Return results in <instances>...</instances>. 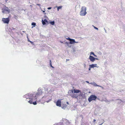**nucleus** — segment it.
Masks as SVG:
<instances>
[{
  "label": "nucleus",
  "instance_id": "a211bd4d",
  "mask_svg": "<svg viewBox=\"0 0 125 125\" xmlns=\"http://www.w3.org/2000/svg\"><path fill=\"white\" fill-rule=\"evenodd\" d=\"M89 66H90V68H93L95 67L94 66V64H92L90 65Z\"/></svg>",
  "mask_w": 125,
  "mask_h": 125
},
{
  "label": "nucleus",
  "instance_id": "a878e982",
  "mask_svg": "<svg viewBox=\"0 0 125 125\" xmlns=\"http://www.w3.org/2000/svg\"><path fill=\"white\" fill-rule=\"evenodd\" d=\"M71 39L70 38H69V37H68V38H66V39H67V40H68L69 41H70V40H71Z\"/></svg>",
  "mask_w": 125,
  "mask_h": 125
},
{
  "label": "nucleus",
  "instance_id": "4468645a",
  "mask_svg": "<svg viewBox=\"0 0 125 125\" xmlns=\"http://www.w3.org/2000/svg\"><path fill=\"white\" fill-rule=\"evenodd\" d=\"M116 100H119V101L118 102V103L119 104H121V103L122 102H125L124 101H122V100H121V99H116Z\"/></svg>",
  "mask_w": 125,
  "mask_h": 125
},
{
  "label": "nucleus",
  "instance_id": "8fccbe9b",
  "mask_svg": "<svg viewBox=\"0 0 125 125\" xmlns=\"http://www.w3.org/2000/svg\"><path fill=\"white\" fill-rule=\"evenodd\" d=\"M55 125L54 124V125Z\"/></svg>",
  "mask_w": 125,
  "mask_h": 125
},
{
  "label": "nucleus",
  "instance_id": "9d476101",
  "mask_svg": "<svg viewBox=\"0 0 125 125\" xmlns=\"http://www.w3.org/2000/svg\"><path fill=\"white\" fill-rule=\"evenodd\" d=\"M90 84H91L94 86H99L101 87H102V86H99L97 85L96 83H95L94 82H91V83H90Z\"/></svg>",
  "mask_w": 125,
  "mask_h": 125
},
{
  "label": "nucleus",
  "instance_id": "ea45409f",
  "mask_svg": "<svg viewBox=\"0 0 125 125\" xmlns=\"http://www.w3.org/2000/svg\"><path fill=\"white\" fill-rule=\"evenodd\" d=\"M96 121V120L95 119H94L93 121L94 122H95Z\"/></svg>",
  "mask_w": 125,
  "mask_h": 125
},
{
  "label": "nucleus",
  "instance_id": "6ab92c4d",
  "mask_svg": "<svg viewBox=\"0 0 125 125\" xmlns=\"http://www.w3.org/2000/svg\"><path fill=\"white\" fill-rule=\"evenodd\" d=\"M62 7L61 6H60L58 7H57V10L58 11H59V10L61 9L62 8Z\"/></svg>",
  "mask_w": 125,
  "mask_h": 125
},
{
  "label": "nucleus",
  "instance_id": "58836bf2",
  "mask_svg": "<svg viewBox=\"0 0 125 125\" xmlns=\"http://www.w3.org/2000/svg\"><path fill=\"white\" fill-rule=\"evenodd\" d=\"M37 5H38L39 6H40V4H37Z\"/></svg>",
  "mask_w": 125,
  "mask_h": 125
},
{
  "label": "nucleus",
  "instance_id": "f03ea898",
  "mask_svg": "<svg viewBox=\"0 0 125 125\" xmlns=\"http://www.w3.org/2000/svg\"><path fill=\"white\" fill-rule=\"evenodd\" d=\"M86 8L83 6H82L81 9V11L80 13V15L81 16H84L87 13L86 12Z\"/></svg>",
  "mask_w": 125,
  "mask_h": 125
},
{
  "label": "nucleus",
  "instance_id": "bb28decb",
  "mask_svg": "<svg viewBox=\"0 0 125 125\" xmlns=\"http://www.w3.org/2000/svg\"><path fill=\"white\" fill-rule=\"evenodd\" d=\"M50 65L53 68V66H52V64H51V60H50Z\"/></svg>",
  "mask_w": 125,
  "mask_h": 125
},
{
  "label": "nucleus",
  "instance_id": "c9c22d12",
  "mask_svg": "<svg viewBox=\"0 0 125 125\" xmlns=\"http://www.w3.org/2000/svg\"><path fill=\"white\" fill-rule=\"evenodd\" d=\"M104 31H105V32L106 33V32H106V30L105 29V28H104Z\"/></svg>",
  "mask_w": 125,
  "mask_h": 125
},
{
  "label": "nucleus",
  "instance_id": "5701e85b",
  "mask_svg": "<svg viewBox=\"0 0 125 125\" xmlns=\"http://www.w3.org/2000/svg\"><path fill=\"white\" fill-rule=\"evenodd\" d=\"M65 44L67 45V46L68 45H69V44H70V43H69V42H66L65 43Z\"/></svg>",
  "mask_w": 125,
  "mask_h": 125
},
{
  "label": "nucleus",
  "instance_id": "dca6fc26",
  "mask_svg": "<svg viewBox=\"0 0 125 125\" xmlns=\"http://www.w3.org/2000/svg\"><path fill=\"white\" fill-rule=\"evenodd\" d=\"M50 23L52 25H54L55 24V22L54 21H51L50 22Z\"/></svg>",
  "mask_w": 125,
  "mask_h": 125
},
{
  "label": "nucleus",
  "instance_id": "412c9836",
  "mask_svg": "<svg viewBox=\"0 0 125 125\" xmlns=\"http://www.w3.org/2000/svg\"><path fill=\"white\" fill-rule=\"evenodd\" d=\"M36 24V23L34 22H33L31 23V25L35 26Z\"/></svg>",
  "mask_w": 125,
  "mask_h": 125
},
{
  "label": "nucleus",
  "instance_id": "c03bdc74",
  "mask_svg": "<svg viewBox=\"0 0 125 125\" xmlns=\"http://www.w3.org/2000/svg\"><path fill=\"white\" fill-rule=\"evenodd\" d=\"M60 42H61V43H63V42H62L61 41H60Z\"/></svg>",
  "mask_w": 125,
  "mask_h": 125
},
{
  "label": "nucleus",
  "instance_id": "c85d7f7f",
  "mask_svg": "<svg viewBox=\"0 0 125 125\" xmlns=\"http://www.w3.org/2000/svg\"><path fill=\"white\" fill-rule=\"evenodd\" d=\"M51 100V99H49V100L47 101H46V102L48 103Z\"/></svg>",
  "mask_w": 125,
  "mask_h": 125
},
{
  "label": "nucleus",
  "instance_id": "393cba45",
  "mask_svg": "<svg viewBox=\"0 0 125 125\" xmlns=\"http://www.w3.org/2000/svg\"><path fill=\"white\" fill-rule=\"evenodd\" d=\"M66 123L67 125L69 124V121L67 120Z\"/></svg>",
  "mask_w": 125,
  "mask_h": 125
},
{
  "label": "nucleus",
  "instance_id": "6e6552de",
  "mask_svg": "<svg viewBox=\"0 0 125 125\" xmlns=\"http://www.w3.org/2000/svg\"><path fill=\"white\" fill-rule=\"evenodd\" d=\"M62 100V99L61 100L59 99L57 101L56 104L57 106H61V101Z\"/></svg>",
  "mask_w": 125,
  "mask_h": 125
},
{
  "label": "nucleus",
  "instance_id": "423d86ee",
  "mask_svg": "<svg viewBox=\"0 0 125 125\" xmlns=\"http://www.w3.org/2000/svg\"><path fill=\"white\" fill-rule=\"evenodd\" d=\"M2 21L5 23L8 24L10 21V20L8 18H3L2 19Z\"/></svg>",
  "mask_w": 125,
  "mask_h": 125
},
{
  "label": "nucleus",
  "instance_id": "37998d69",
  "mask_svg": "<svg viewBox=\"0 0 125 125\" xmlns=\"http://www.w3.org/2000/svg\"><path fill=\"white\" fill-rule=\"evenodd\" d=\"M45 10H43V11H43V12H45Z\"/></svg>",
  "mask_w": 125,
  "mask_h": 125
},
{
  "label": "nucleus",
  "instance_id": "49530a36",
  "mask_svg": "<svg viewBox=\"0 0 125 125\" xmlns=\"http://www.w3.org/2000/svg\"><path fill=\"white\" fill-rule=\"evenodd\" d=\"M73 52H75L74 50H73Z\"/></svg>",
  "mask_w": 125,
  "mask_h": 125
},
{
  "label": "nucleus",
  "instance_id": "20e7f679",
  "mask_svg": "<svg viewBox=\"0 0 125 125\" xmlns=\"http://www.w3.org/2000/svg\"><path fill=\"white\" fill-rule=\"evenodd\" d=\"M68 93L73 98H77V96H78L76 95H75V94H74V92H73V90L72 89L69 91L68 92Z\"/></svg>",
  "mask_w": 125,
  "mask_h": 125
},
{
  "label": "nucleus",
  "instance_id": "de8ad7c7",
  "mask_svg": "<svg viewBox=\"0 0 125 125\" xmlns=\"http://www.w3.org/2000/svg\"><path fill=\"white\" fill-rule=\"evenodd\" d=\"M119 92H121V91H119Z\"/></svg>",
  "mask_w": 125,
  "mask_h": 125
},
{
  "label": "nucleus",
  "instance_id": "1a4fd4ad",
  "mask_svg": "<svg viewBox=\"0 0 125 125\" xmlns=\"http://www.w3.org/2000/svg\"><path fill=\"white\" fill-rule=\"evenodd\" d=\"M42 22L43 25H45L46 23H48V21L46 19H44V20L42 19Z\"/></svg>",
  "mask_w": 125,
  "mask_h": 125
},
{
  "label": "nucleus",
  "instance_id": "39448f33",
  "mask_svg": "<svg viewBox=\"0 0 125 125\" xmlns=\"http://www.w3.org/2000/svg\"><path fill=\"white\" fill-rule=\"evenodd\" d=\"M2 12L3 13H8L10 12V10L8 7H5L4 9H2Z\"/></svg>",
  "mask_w": 125,
  "mask_h": 125
},
{
  "label": "nucleus",
  "instance_id": "ddd939ff",
  "mask_svg": "<svg viewBox=\"0 0 125 125\" xmlns=\"http://www.w3.org/2000/svg\"><path fill=\"white\" fill-rule=\"evenodd\" d=\"M67 106V105L66 104L62 105L61 106L62 108L64 109H65Z\"/></svg>",
  "mask_w": 125,
  "mask_h": 125
},
{
  "label": "nucleus",
  "instance_id": "79ce46f5",
  "mask_svg": "<svg viewBox=\"0 0 125 125\" xmlns=\"http://www.w3.org/2000/svg\"><path fill=\"white\" fill-rule=\"evenodd\" d=\"M78 43V42H74V43Z\"/></svg>",
  "mask_w": 125,
  "mask_h": 125
},
{
  "label": "nucleus",
  "instance_id": "09e8293b",
  "mask_svg": "<svg viewBox=\"0 0 125 125\" xmlns=\"http://www.w3.org/2000/svg\"><path fill=\"white\" fill-rule=\"evenodd\" d=\"M30 6H31V5H30Z\"/></svg>",
  "mask_w": 125,
  "mask_h": 125
},
{
  "label": "nucleus",
  "instance_id": "a19ab883",
  "mask_svg": "<svg viewBox=\"0 0 125 125\" xmlns=\"http://www.w3.org/2000/svg\"><path fill=\"white\" fill-rule=\"evenodd\" d=\"M66 104L68 105L69 104V103L68 102H66Z\"/></svg>",
  "mask_w": 125,
  "mask_h": 125
},
{
  "label": "nucleus",
  "instance_id": "0eeeda50",
  "mask_svg": "<svg viewBox=\"0 0 125 125\" xmlns=\"http://www.w3.org/2000/svg\"><path fill=\"white\" fill-rule=\"evenodd\" d=\"M89 59L90 61L91 62H94L95 61V58L91 55L89 56Z\"/></svg>",
  "mask_w": 125,
  "mask_h": 125
},
{
  "label": "nucleus",
  "instance_id": "7ed1b4c3",
  "mask_svg": "<svg viewBox=\"0 0 125 125\" xmlns=\"http://www.w3.org/2000/svg\"><path fill=\"white\" fill-rule=\"evenodd\" d=\"M97 98V97L95 95H92L89 97L88 101L90 102L93 100L95 101V100Z\"/></svg>",
  "mask_w": 125,
  "mask_h": 125
},
{
  "label": "nucleus",
  "instance_id": "473e14b6",
  "mask_svg": "<svg viewBox=\"0 0 125 125\" xmlns=\"http://www.w3.org/2000/svg\"><path fill=\"white\" fill-rule=\"evenodd\" d=\"M68 46L69 47H72V46L71 45H70V44H69V45H68Z\"/></svg>",
  "mask_w": 125,
  "mask_h": 125
},
{
  "label": "nucleus",
  "instance_id": "9b49d317",
  "mask_svg": "<svg viewBox=\"0 0 125 125\" xmlns=\"http://www.w3.org/2000/svg\"><path fill=\"white\" fill-rule=\"evenodd\" d=\"M75 42V40L73 39H71L70 40L69 43L70 44H74V42Z\"/></svg>",
  "mask_w": 125,
  "mask_h": 125
},
{
  "label": "nucleus",
  "instance_id": "e433bc0d",
  "mask_svg": "<svg viewBox=\"0 0 125 125\" xmlns=\"http://www.w3.org/2000/svg\"><path fill=\"white\" fill-rule=\"evenodd\" d=\"M76 93V94H75V95H77V96H77V97H78V94H77L76 93Z\"/></svg>",
  "mask_w": 125,
  "mask_h": 125
},
{
  "label": "nucleus",
  "instance_id": "b1692460",
  "mask_svg": "<svg viewBox=\"0 0 125 125\" xmlns=\"http://www.w3.org/2000/svg\"><path fill=\"white\" fill-rule=\"evenodd\" d=\"M94 66L95 67H98L99 66H97V64H94Z\"/></svg>",
  "mask_w": 125,
  "mask_h": 125
},
{
  "label": "nucleus",
  "instance_id": "f704fd0d",
  "mask_svg": "<svg viewBox=\"0 0 125 125\" xmlns=\"http://www.w3.org/2000/svg\"><path fill=\"white\" fill-rule=\"evenodd\" d=\"M99 60V59L98 58H95V60Z\"/></svg>",
  "mask_w": 125,
  "mask_h": 125
},
{
  "label": "nucleus",
  "instance_id": "f8f14e48",
  "mask_svg": "<svg viewBox=\"0 0 125 125\" xmlns=\"http://www.w3.org/2000/svg\"><path fill=\"white\" fill-rule=\"evenodd\" d=\"M74 94L75 93H79L81 92V91L78 89L74 90Z\"/></svg>",
  "mask_w": 125,
  "mask_h": 125
},
{
  "label": "nucleus",
  "instance_id": "4be33fe9",
  "mask_svg": "<svg viewBox=\"0 0 125 125\" xmlns=\"http://www.w3.org/2000/svg\"><path fill=\"white\" fill-rule=\"evenodd\" d=\"M113 100H108L106 99V100H105V101L109 102H110V101H113Z\"/></svg>",
  "mask_w": 125,
  "mask_h": 125
},
{
  "label": "nucleus",
  "instance_id": "2f4dec72",
  "mask_svg": "<svg viewBox=\"0 0 125 125\" xmlns=\"http://www.w3.org/2000/svg\"><path fill=\"white\" fill-rule=\"evenodd\" d=\"M30 42L32 44H33V42L31 41H30Z\"/></svg>",
  "mask_w": 125,
  "mask_h": 125
},
{
  "label": "nucleus",
  "instance_id": "a18cd8bd",
  "mask_svg": "<svg viewBox=\"0 0 125 125\" xmlns=\"http://www.w3.org/2000/svg\"><path fill=\"white\" fill-rule=\"evenodd\" d=\"M44 97V96H43V97H42V98H43Z\"/></svg>",
  "mask_w": 125,
  "mask_h": 125
},
{
  "label": "nucleus",
  "instance_id": "2eb2a0df",
  "mask_svg": "<svg viewBox=\"0 0 125 125\" xmlns=\"http://www.w3.org/2000/svg\"><path fill=\"white\" fill-rule=\"evenodd\" d=\"M55 125H63V123L62 122H60L56 123L54 124Z\"/></svg>",
  "mask_w": 125,
  "mask_h": 125
},
{
  "label": "nucleus",
  "instance_id": "72a5a7b5",
  "mask_svg": "<svg viewBox=\"0 0 125 125\" xmlns=\"http://www.w3.org/2000/svg\"><path fill=\"white\" fill-rule=\"evenodd\" d=\"M27 39H28V42H30V41L29 39V38H28V37H27Z\"/></svg>",
  "mask_w": 125,
  "mask_h": 125
},
{
  "label": "nucleus",
  "instance_id": "aec40b11",
  "mask_svg": "<svg viewBox=\"0 0 125 125\" xmlns=\"http://www.w3.org/2000/svg\"><path fill=\"white\" fill-rule=\"evenodd\" d=\"M92 26H93V27H94V28L95 29H96V30H98V28H97V27H95V26H94V25H92Z\"/></svg>",
  "mask_w": 125,
  "mask_h": 125
},
{
  "label": "nucleus",
  "instance_id": "c756f323",
  "mask_svg": "<svg viewBox=\"0 0 125 125\" xmlns=\"http://www.w3.org/2000/svg\"><path fill=\"white\" fill-rule=\"evenodd\" d=\"M83 65H84V68H85L86 66V64L85 63H84Z\"/></svg>",
  "mask_w": 125,
  "mask_h": 125
},
{
  "label": "nucleus",
  "instance_id": "cd10ccee",
  "mask_svg": "<svg viewBox=\"0 0 125 125\" xmlns=\"http://www.w3.org/2000/svg\"><path fill=\"white\" fill-rule=\"evenodd\" d=\"M52 8V7H48V8H47V9H48V10H50V9H51Z\"/></svg>",
  "mask_w": 125,
  "mask_h": 125
},
{
  "label": "nucleus",
  "instance_id": "f3484780",
  "mask_svg": "<svg viewBox=\"0 0 125 125\" xmlns=\"http://www.w3.org/2000/svg\"><path fill=\"white\" fill-rule=\"evenodd\" d=\"M93 55L95 57H97V55H96L94 53V52H90V55Z\"/></svg>",
  "mask_w": 125,
  "mask_h": 125
},
{
  "label": "nucleus",
  "instance_id": "f257e3e1",
  "mask_svg": "<svg viewBox=\"0 0 125 125\" xmlns=\"http://www.w3.org/2000/svg\"><path fill=\"white\" fill-rule=\"evenodd\" d=\"M42 93V90L40 88H39L38 93L33 94H28L23 96L24 97H25L26 101L31 104H32L34 105L37 104L36 101L37 97L39 96Z\"/></svg>",
  "mask_w": 125,
  "mask_h": 125
},
{
  "label": "nucleus",
  "instance_id": "7c9ffc66",
  "mask_svg": "<svg viewBox=\"0 0 125 125\" xmlns=\"http://www.w3.org/2000/svg\"><path fill=\"white\" fill-rule=\"evenodd\" d=\"M89 71H90L91 70V68H90V66H89Z\"/></svg>",
  "mask_w": 125,
  "mask_h": 125
},
{
  "label": "nucleus",
  "instance_id": "4c0bfd02",
  "mask_svg": "<svg viewBox=\"0 0 125 125\" xmlns=\"http://www.w3.org/2000/svg\"><path fill=\"white\" fill-rule=\"evenodd\" d=\"M86 83H89V82L88 81H86Z\"/></svg>",
  "mask_w": 125,
  "mask_h": 125
}]
</instances>
